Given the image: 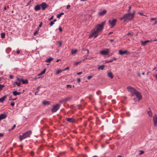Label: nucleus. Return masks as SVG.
<instances>
[{
  "label": "nucleus",
  "instance_id": "f257e3e1",
  "mask_svg": "<svg viewBox=\"0 0 157 157\" xmlns=\"http://www.w3.org/2000/svg\"><path fill=\"white\" fill-rule=\"evenodd\" d=\"M105 23V21H104L102 22L101 24H98L95 28L92 31L91 35L89 37H91L94 36V37H97L98 33L100 32L104 28V26Z\"/></svg>",
  "mask_w": 157,
  "mask_h": 157
},
{
  "label": "nucleus",
  "instance_id": "f03ea898",
  "mask_svg": "<svg viewBox=\"0 0 157 157\" xmlns=\"http://www.w3.org/2000/svg\"><path fill=\"white\" fill-rule=\"evenodd\" d=\"M128 91L131 94V96H135L137 99L134 98V100L136 101L137 100L139 101L142 99V96L140 93L133 87L130 86L127 87Z\"/></svg>",
  "mask_w": 157,
  "mask_h": 157
},
{
  "label": "nucleus",
  "instance_id": "7ed1b4c3",
  "mask_svg": "<svg viewBox=\"0 0 157 157\" xmlns=\"http://www.w3.org/2000/svg\"><path fill=\"white\" fill-rule=\"evenodd\" d=\"M135 14V12H134L133 14L129 12L125 14L122 17L120 18V19L122 20L124 19V22H128L129 21H131L133 18Z\"/></svg>",
  "mask_w": 157,
  "mask_h": 157
},
{
  "label": "nucleus",
  "instance_id": "20e7f679",
  "mask_svg": "<svg viewBox=\"0 0 157 157\" xmlns=\"http://www.w3.org/2000/svg\"><path fill=\"white\" fill-rule=\"evenodd\" d=\"M31 133L32 131H29L23 134L22 135H20L19 136L20 141H21L23 139L29 136Z\"/></svg>",
  "mask_w": 157,
  "mask_h": 157
},
{
  "label": "nucleus",
  "instance_id": "39448f33",
  "mask_svg": "<svg viewBox=\"0 0 157 157\" xmlns=\"http://www.w3.org/2000/svg\"><path fill=\"white\" fill-rule=\"evenodd\" d=\"M60 105L59 104L54 105L53 106V108L51 109V111L52 113L56 112L60 107Z\"/></svg>",
  "mask_w": 157,
  "mask_h": 157
},
{
  "label": "nucleus",
  "instance_id": "423d86ee",
  "mask_svg": "<svg viewBox=\"0 0 157 157\" xmlns=\"http://www.w3.org/2000/svg\"><path fill=\"white\" fill-rule=\"evenodd\" d=\"M109 52V49L107 48L101 51L100 52V53L102 55H107L108 54Z\"/></svg>",
  "mask_w": 157,
  "mask_h": 157
},
{
  "label": "nucleus",
  "instance_id": "0eeeda50",
  "mask_svg": "<svg viewBox=\"0 0 157 157\" xmlns=\"http://www.w3.org/2000/svg\"><path fill=\"white\" fill-rule=\"evenodd\" d=\"M117 22V20L115 19H113L112 20H110L109 21V24L112 25V28L115 25Z\"/></svg>",
  "mask_w": 157,
  "mask_h": 157
},
{
  "label": "nucleus",
  "instance_id": "6e6552de",
  "mask_svg": "<svg viewBox=\"0 0 157 157\" xmlns=\"http://www.w3.org/2000/svg\"><path fill=\"white\" fill-rule=\"evenodd\" d=\"M42 10H45L48 6V5L45 2H43L40 4Z\"/></svg>",
  "mask_w": 157,
  "mask_h": 157
},
{
  "label": "nucleus",
  "instance_id": "1a4fd4ad",
  "mask_svg": "<svg viewBox=\"0 0 157 157\" xmlns=\"http://www.w3.org/2000/svg\"><path fill=\"white\" fill-rule=\"evenodd\" d=\"M153 121L154 125L156 126L157 125V116L156 115H155L153 117Z\"/></svg>",
  "mask_w": 157,
  "mask_h": 157
},
{
  "label": "nucleus",
  "instance_id": "9d476101",
  "mask_svg": "<svg viewBox=\"0 0 157 157\" xmlns=\"http://www.w3.org/2000/svg\"><path fill=\"white\" fill-rule=\"evenodd\" d=\"M152 41V40H146L144 41H141V44L143 46H145L146 43L149 42H151Z\"/></svg>",
  "mask_w": 157,
  "mask_h": 157
},
{
  "label": "nucleus",
  "instance_id": "9b49d317",
  "mask_svg": "<svg viewBox=\"0 0 157 157\" xmlns=\"http://www.w3.org/2000/svg\"><path fill=\"white\" fill-rule=\"evenodd\" d=\"M66 119L67 121L71 123H73L75 121V120L72 118H67Z\"/></svg>",
  "mask_w": 157,
  "mask_h": 157
},
{
  "label": "nucleus",
  "instance_id": "f8f14e48",
  "mask_svg": "<svg viewBox=\"0 0 157 157\" xmlns=\"http://www.w3.org/2000/svg\"><path fill=\"white\" fill-rule=\"evenodd\" d=\"M128 52L127 50L122 51L121 50H119V54L120 55H123L124 54L127 53Z\"/></svg>",
  "mask_w": 157,
  "mask_h": 157
},
{
  "label": "nucleus",
  "instance_id": "ddd939ff",
  "mask_svg": "<svg viewBox=\"0 0 157 157\" xmlns=\"http://www.w3.org/2000/svg\"><path fill=\"white\" fill-rule=\"evenodd\" d=\"M40 4H38L35 6L34 7V10L35 11L39 10L40 9Z\"/></svg>",
  "mask_w": 157,
  "mask_h": 157
},
{
  "label": "nucleus",
  "instance_id": "4468645a",
  "mask_svg": "<svg viewBox=\"0 0 157 157\" xmlns=\"http://www.w3.org/2000/svg\"><path fill=\"white\" fill-rule=\"evenodd\" d=\"M51 103V102L49 101H42V103L44 105H48Z\"/></svg>",
  "mask_w": 157,
  "mask_h": 157
},
{
  "label": "nucleus",
  "instance_id": "2eb2a0df",
  "mask_svg": "<svg viewBox=\"0 0 157 157\" xmlns=\"http://www.w3.org/2000/svg\"><path fill=\"white\" fill-rule=\"evenodd\" d=\"M7 95H5L2 98H0V102H3L6 98Z\"/></svg>",
  "mask_w": 157,
  "mask_h": 157
},
{
  "label": "nucleus",
  "instance_id": "dca6fc26",
  "mask_svg": "<svg viewBox=\"0 0 157 157\" xmlns=\"http://www.w3.org/2000/svg\"><path fill=\"white\" fill-rule=\"evenodd\" d=\"M147 113L149 117H152V113L150 108H149V110L147 111Z\"/></svg>",
  "mask_w": 157,
  "mask_h": 157
},
{
  "label": "nucleus",
  "instance_id": "f3484780",
  "mask_svg": "<svg viewBox=\"0 0 157 157\" xmlns=\"http://www.w3.org/2000/svg\"><path fill=\"white\" fill-rule=\"evenodd\" d=\"M108 76L110 78H111L112 79L113 78V75L111 72H109L107 74Z\"/></svg>",
  "mask_w": 157,
  "mask_h": 157
},
{
  "label": "nucleus",
  "instance_id": "a211bd4d",
  "mask_svg": "<svg viewBox=\"0 0 157 157\" xmlns=\"http://www.w3.org/2000/svg\"><path fill=\"white\" fill-rule=\"evenodd\" d=\"M6 117V115L5 114H2L0 115V119L2 120L5 118Z\"/></svg>",
  "mask_w": 157,
  "mask_h": 157
},
{
  "label": "nucleus",
  "instance_id": "6ab92c4d",
  "mask_svg": "<svg viewBox=\"0 0 157 157\" xmlns=\"http://www.w3.org/2000/svg\"><path fill=\"white\" fill-rule=\"evenodd\" d=\"M106 11L105 10H104L101 12H100L99 13V14L101 16H102L104 15L106 13Z\"/></svg>",
  "mask_w": 157,
  "mask_h": 157
},
{
  "label": "nucleus",
  "instance_id": "aec40b11",
  "mask_svg": "<svg viewBox=\"0 0 157 157\" xmlns=\"http://www.w3.org/2000/svg\"><path fill=\"white\" fill-rule=\"evenodd\" d=\"M13 94L14 96H16L17 95H20L21 94V92H17V91H14L13 92Z\"/></svg>",
  "mask_w": 157,
  "mask_h": 157
},
{
  "label": "nucleus",
  "instance_id": "412c9836",
  "mask_svg": "<svg viewBox=\"0 0 157 157\" xmlns=\"http://www.w3.org/2000/svg\"><path fill=\"white\" fill-rule=\"evenodd\" d=\"M53 59H54L53 58L50 57L45 60V62L47 63H50Z\"/></svg>",
  "mask_w": 157,
  "mask_h": 157
},
{
  "label": "nucleus",
  "instance_id": "4be33fe9",
  "mask_svg": "<svg viewBox=\"0 0 157 157\" xmlns=\"http://www.w3.org/2000/svg\"><path fill=\"white\" fill-rule=\"evenodd\" d=\"M22 82L23 84H27L28 82V81L27 79L24 80L23 78L22 81Z\"/></svg>",
  "mask_w": 157,
  "mask_h": 157
},
{
  "label": "nucleus",
  "instance_id": "5701e85b",
  "mask_svg": "<svg viewBox=\"0 0 157 157\" xmlns=\"http://www.w3.org/2000/svg\"><path fill=\"white\" fill-rule=\"evenodd\" d=\"M77 49H75V50H72L71 51V53L72 54H75L77 53Z\"/></svg>",
  "mask_w": 157,
  "mask_h": 157
},
{
  "label": "nucleus",
  "instance_id": "b1692460",
  "mask_svg": "<svg viewBox=\"0 0 157 157\" xmlns=\"http://www.w3.org/2000/svg\"><path fill=\"white\" fill-rule=\"evenodd\" d=\"M105 65H102L98 67V70H103L104 67Z\"/></svg>",
  "mask_w": 157,
  "mask_h": 157
},
{
  "label": "nucleus",
  "instance_id": "393cba45",
  "mask_svg": "<svg viewBox=\"0 0 157 157\" xmlns=\"http://www.w3.org/2000/svg\"><path fill=\"white\" fill-rule=\"evenodd\" d=\"M46 70V69L45 68H44V70L43 71H42L40 74L38 75V76H39L40 75H43L44 74Z\"/></svg>",
  "mask_w": 157,
  "mask_h": 157
},
{
  "label": "nucleus",
  "instance_id": "a878e982",
  "mask_svg": "<svg viewBox=\"0 0 157 157\" xmlns=\"http://www.w3.org/2000/svg\"><path fill=\"white\" fill-rule=\"evenodd\" d=\"M64 14V13H61L59 14H58L57 16V17L58 18H59L61 16Z\"/></svg>",
  "mask_w": 157,
  "mask_h": 157
},
{
  "label": "nucleus",
  "instance_id": "bb28decb",
  "mask_svg": "<svg viewBox=\"0 0 157 157\" xmlns=\"http://www.w3.org/2000/svg\"><path fill=\"white\" fill-rule=\"evenodd\" d=\"M63 71V70L59 69L57 71L56 74H58Z\"/></svg>",
  "mask_w": 157,
  "mask_h": 157
},
{
  "label": "nucleus",
  "instance_id": "cd10ccee",
  "mask_svg": "<svg viewBox=\"0 0 157 157\" xmlns=\"http://www.w3.org/2000/svg\"><path fill=\"white\" fill-rule=\"evenodd\" d=\"M22 52L20 50H17V51L16 53H17V55H18V54H22Z\"/></svg>",
  "mask_w": 157,
  "mask_h": 157
},
{
  "label": "nucleus",
  "instance_id": "c85d7f7f",
  "mask_svg": "<svg viewBox=\"0 0 157 157\" xmlns=\"http://www.w3.org/2000/svg\"><path fill=\"white\" fill-rule=\"evenodd\" d=\"M1 36L2 38H4L5 37V34L4 33H1Z\"/></svg>",
  "mask_w": 157,
  "mask_h": 157
},
{
  "label": "nucleus",
  "instance_id": "c756f323",
  "mask_svg": "<svg viewBox=\"0 0 157 157\" xmlns=\"http://www.w3.org/2000/svg\"><path fill=\"white\" fill-rule=\"evenodd\" d=\"M15 84H16L17 85V86H20L21 85V83L20 82H15Z\"/></svg>",
  "mask_w": 157,
  "mask_h": 157
},
{
  "label": "nucleus",
  "instance_id": "7c9ffc66",
  "mask_svg": "<svg viewBox=\"0 0 157 157\" xmlns=\"http://www.w3.org/2000/svg\"><path fill=\"white\" fill-rule=\"evenodd\" d=\"M139 152H140L139 154V155H141L142 154H143L144 153V151H142V150L139 151Z\"/></svg>",
  "mask_w": 157,
  "mask_h": 157
},
{
  "label": "nucleus",
  "instance_id": "2f4dec72",
  "mask_svg": "<svg viewBox=\"0 0 157 157\" xmlns=\"http://www.w3.org/2000/svg\"><path fill=\"white\" fill-rule=\"evenodd\" d=\"M5 86L4 85L0 84V91L2 89V88Z\"/></svg>",
  "mask_w": 157,
  "mask_h": 157
},
{
  "label": "nucleus",
  "instance_id": "473e14b6",
  "mask_svg": "<svg viewBox=\"0 0 157 157\" xmlns=\"http://www.w3.org/2000/svg\"><path fill=\"white\" fill-rule=\"evenodd\" d=\"M23 78H17V80H18L19 82H22V79Z\"/></svg>",
  "mask_w": 157,
  "mask_h": 157
},
{
  "label": "nucleus",
  "instance_id": "72a5a7b5",
  "mask_svg": "<svg viewBox=\"0 0 157 157\" xmlns=\"http://www.w3.org/2000/svg\"><path fill=\"white\" fill-rule=\"evenodd\" d=\"M16 127V125L15 124H14L12 127L11 128L9 129V131H11V130H13L14 128H15Z\"/></svg>",
  "mask_w": 157,
  "mask_h": 157
},
{
  "label": "nucleus",
  "instance_id": "f704fd0d",
  "mask_svg": "<svg viewBox=\"0 0 157 157\" xmlns=\"http://www.w3.org/2000/svg\"><path fill=\"white\" fill-rule=\"evenodd\" d=\"M134 34L133 33H128L127 34V35H131V36H132Z\"/></svg>",
  "mask_w": 157,
  "mask_h": 157
},
{
  "label": "nucleus",
  "instance_id": "c9c22d12",
  "mask_svg": "<svg viewBox=\"0 0 157 157\" xmlns=\"http://www.w3.org/2000/svg\"><path fill=\"white\" fill-rule=\"evenodd\" d=\"M82 50L84 51H86L87 52V54H88L89 53V50L87 49H85L83 48V49H82Z\"/></svg>",
  "mask_w": 157,
  "mask_h": 157
},
{
  "label": "nucleus",
  "instance_id": "e433bc0d",
  "mask_svg": "<svg viewBox=\"0 0 157 157\" xmlns=\"http://www.w3.org/2000/svg\"><path fill=\"white\" fill-rule=\"evenodd\" d=\"M81 62H82V60H80V61H79L78 62H76V63H75V64L76 65V66H77V65H78L79 63H80Z\"/></svg>",
  "mask_w": 157,
  "mask_h": 157
},
{
  "label": "nucleus",
  "instance_id": "4c0bfd02",
  "mask_svg": "<svg viewBox=\"0 0 157 157\" xmlns=\"http://www.w3.org/2000/svg\"><path fill=\"white\" fill-rule=\"evenodd\" d=\"M72 87V86L71 85H66V87L67 88H71Z\"/></svg>",
  "mask_w": 157,
  "mask_h": 157
},
{
  "label": "nucleus",
  "instance_id": "58836bf2",
  "mask_svg": "<svg viewBox=\"0 0 157 157\" xmlns=\"http://www.w3.org/2000/svg\"><path fill=\"white\" fill-rule=\"evenodd\" d=\"M54 24V23L53 21H52L50 23V26H52Z\"/></svg>",
  "mask_w": 157,
  "mask_h": 157
},
{
  "label": "nucleus",
  "instance_id": "ea45409f",
  "mask_svg": "<svg viewBox=\"0 0 157 157\" xmlns=\"http://www.w3.org/2000/svg\"><path fill=\"white\" fill-rule=\"evenodd\" d=\"M92 77H93L92 75H90V76H88L87 78L88 80H90V79H91L92 78Z\"/></svg>",
  "mask_w": 157,
  "mask_h": 157
},
{
  "label": "nucleus",
  "instance_id": "a19ab883",
  "mask_svg": "<svg viewBox=\"0 0 157 157\" xmlns=\"http://www.w3.org/2000/svg\"><path fill=\"white\" fill-rule=\"evenodd\" d=\"M14 104H15V103H14V102L13 101H12V102H11V104H10V105L13 106H14Z\"/></svg>",
  "mask_w": 157,
  "mask_h": 157
},
{
  "label": "nucleus",
  "instance_id": "79ce46f5",
  "mask_svg": "<svg viewBox=\"0 0 157 157\" xmlns=\"http://www.w3.org/2000/svg\"><path fill=\"white\" fill-rule=\"evenodd\" d=\"M113 61V60H112V59H111L110 60H106V63H110V62H112V61Z\"/></svg>",
  "mask_w": 157,
  "mask_h": 157
},
{
  "label": "nucleus",
  "instance_id": "37998d69",
  "mask_svg": "<svg viewBox=\"0 0 157 157\" xmlns=\"http://www.w3.org/2000/svg\"><path fill=\"white\" fill-rule=\"evenodd\" d=\"M96 94L98 95H100L101 94V91L100 90H98Z\"/></svg>",
  "mask_w": 157,
  "mask_h": 157
},
{
  "label": "nucleus",
  "instance_id": "c03bdc74",
  "mask_svg": "<svg viewBox=\"0 0 157 157\" xmlns=\"http://www.w3.org/2000/svg\"><path fill=\"white\" fill-rule=\"evenodd\" d=\"M71 99V98H66V99H65V100L66 101H69Z\"/></svg>",
  "mask_w": 157,
  "mask_h": 157
},
{
  "label": "nucleus",
  "instance_id": "a18cd8bd",
  "mask_svg": "<svg viewBox=\"0 0 157 157\" xmlns=\"http://www.w3.org/2000/svg\"><path fill=\"white\" fill-rule=\"evenodd\" d=\"M69 69V67H67L66 68L64 69L63 70V71H65L68 70Z\"/></svg>",
  "mask_w": 157,
  "mask_h": 157
},
{
  "label": "nucleus",
  "instance_id": "49530a36",
  "mask_svg": "<svg viewBox=\"0 0 157 157\" xmlns=\"http://www.w3.org/2000/svg\"><path fill=\"white\" fill-rule=\"evenodd\" d=\"M138 13L139 14H140L141 15H143V16H146V15H144L142 13H140V12H138Z\"/></svg>",
  "mask_w": 157,
  "mask_h": 157
},
{
  "label": "nucleus",
  "instance_id": "de8ad7c7",
  "mask_svg": "<svg viewBox=\"0 0 157 157\" xmlns=\"http://www.w3.org/2000/svg\"><path fill=\"white\" fill-rule=\"evenodd\" d=\"M42 22H41V23H40L38 27H39V28L41 27H42Z\"/></svg>",
  "mask_w": 157,
  "mask_h": 157
},
{
  "label": "nucleus",
  "instance_id": "09e8293b",
  "mask_svg": "<svg viewBox=\"0 0 157 157\" xmlns=\"http://www.w3.org/2000/svg\"><path fill=\"white\" fill-rule=\"evenodd\" d=\"M85 57V58H84V59H82V62H84L85 60L87 59V56H84Z\"/></svg>",
  "mask_w": 157,
  "mask_h": 157
},
{
  "label": "nucleus",
  "instance_id": "8fccbe9b",
  "mask_svg": "<svg viewBox=\"0 0 157 157\" xmlns=\"http://www.w3.org/2000/svg\"><path fill=\"white\" fill-rule=\"evenodd\" d=\"M53 16H52L50 18L48 19V20L50 21L53 19Z\"/></svg>",
  "mask_w": 157,
  "mask_h": 157
},
{
  "label": "nucleus",
  "instance_id": "3c124183",
  "mask_svg": "<svg viewBox=\"0 0 157 157\" xmlns=\"http://www.w3.org/2000/svg\"><path fill=\"white\" fill-rule=\"evenodd\" d=\"M59 30L60 32H62V29L60 27H59Z\"/></svg>",
  "mask_w": 157,
  "mask_h": 157
},
{
  "label": "nucleus",
  "instance_id": "603ef678",
  "mask_svg": "<svg viewBox=\"0 0 157 157\" xmlns=\"http://www.w3.org/2000/svg\"><path fill=\"white\" fill-rule=\"evenodd\" d=\"M39 92H38V90L35 93V95H37L38 94Z\"/></svg>",
  "mask_w": 157,
  "mask_h": 157
},
{
  "label": "nucleus",
  "instance_id": "864d4df0",
  "mask_svg": "<svg viewBox=\"0 0 157 157\" xmlns=\"http://www.w3.org/2000/svg\"><path fill=\"white\" fill-rule=\"evenodd\" d=\"M38 33V31H36L35 32H34V35H35V36L36 35V34Z\"/></svg>",
  "mask_w": 157,
  "mask_h": 157
},
{
  "label": "nucleus",
  "instance_id": "5fc2aeb1",
  "mask_svg": "<svg viewBox=\"0 0 157 157\" xmlns=\"http://www.w3.org/2000/svg\"><path fill=\"white\" fill-rule=\"evenodd\" d=\"M77 80L78 82H79L81 81V79L80 78H78L77 79Z\"/></svg>",
  "mask_w": 157,
  "mask_h": 157
},
{
  "label": "nucleus",
  "instance_id": "6e6d98bb",
  "mask_svg": "<svg viewBox=\"0 0 157 157\" xmlns=\"http://www.w3.org/2000/svg\"><path fill=\"white\" fill-rule=\"evenodd\" d=\"M156 19V18H151V21H153L154 20H155Z\"/></svg>",
  "mask_w": 157,
  "mask_h": 157
},
{
  "label": "nucleus",
  "instance_id": "4d7b16f0",
  "mask_svg": "<svg viewBox=\"0 0 157 157\" xmlns=\"http://www.w3.org/2000/svg\"><path fill=\"white\" fill-rule=\"evenodd\" d=\"M71 7V6L69 5H68L67 6V9H69L70 8V7Z\"/></svg>",
  "mask_w": 157,
  "mask_h": 157
},
{
  "label": "nucleus",
  "instance_id": "13d9d810",
  "mask_svg": "<svg viewBox=\"0 0 157 157\" xmlns=\"http://www.w3.org/2000/svg\"><path fill=\"white\" fill-rule=\"evenodd\" d=\"M82 74V72H78L77 73V74L79 75H81Z\"/></svg>",
  "mask_w": 157,
  "mask_h": 157
},
{
  "label": "nucleus",
  "instance_id": "bf43d9fd",
  "mask_svg": "<svg viewBox=\"0 0 157 157\" xmlns=\"http://www.w3.org/2000/svg\"><path fill=\"white\" fill-rule=\"evenodd\" d=\"M58 43L59 44V46H61V45H62V43H61V42L59 41V42H58Z\"/></svg>",
  "mask_w": 157,
  "mask_h": 157
},
{
  "label": "nucleus",
  "instance_id": "052dcab7",
  "mask_svg": "<svg viewBox=\"0 0 157 157\" xmlns=\"http://www.w3.org/2000/svg\"><path fill=\"white\" fill-rule=\"evenodd\" d=\"M4 135L3 133H0V137L3 136Z\"/></svg>",
  "mask_w": 157,
  "mask_h": 157
},
{
  "label": "nucleus",
  "instance_id": "680f3d73",
  "mask_svg": "<svg viewBox=\"0 0 157 157\" xmlns=\"http://www.w3.org/2000/svg\"><path fill=\"white\" fill-rule=\"evenodd\" d=\"M131 9V6H129V9H128V12L130 11Z\"/></svg>",
  "mask_w": 157,
  "mask_h": 157
},
{
  "label": "nucleus",
  "instance_id": "e2e57ef3",
  "mask_svg": "<svg viewBox=\"0 0 157 157\" xmlns=\"http://www.w3.org/2000/svg\"><path fill=\"white\" fill-rule=\"evenodd\" d=\"M10 79H12L13 78V76L12 75H11L10 76Z\"/></svg>",
  "mask_w": 157,
  "mask_h": 157
},
{
  "label": "nucleus",
  "instance_id": "0e129e2a",
  "mask_svg": "<svg viewBox=\"0 0 157 157\" xmlns=\"http://www.w3.org/2000/svg\"><path fill=\"white\" fill-rule=\"evenodd\" d=\"M137 75H138V76L139 77H140V74L139 72L138 73Z\"/></svg>",
  "mask_w": 157,
  "mask_h": 157
},
{
  "label": "nucleus",
  "instance_id": "69168bd1",
  "mask_svg": "<svg viewBox=\"0 0 157 157\" xmlns=\"http://www.w3.org/2000/svg\"><path fill=\"white\" fill-rule=\"evenodd\" d=\"M31 1H29L28 3H27V5H29L30 3H31Z\"/></svg>",
  "mask_w": 157,
  "mask_h": 157
},
{
  "label": "nucleus",
  "instance_id": "338daca9",
  "mask_svg": "<svg viewBox=\"0 0 157 157\" xmlns=\"http://www.w3.org/2000/svg\"><path fill=\"white\" fill-rule=\"evenodd\" d=\"M117 59L116 58H113L112 60H113V61L116 60Z\"/></svg>",
  "mask_w": 157,
  "mask_h": 157
},
{
  "label": "nucleus",
  "instance_id": "774afa93",
  "mask_svg": "<svg viewBox=\"0 0 157 157\" xmlns=\"http://www.w3.org/2000/svg\"><path fill=\"white\" fill-rule=\"evenodd\" d=\"M13 99L11 97L10 98L9 100L10 101H12L13 100Z\"/></svg>",
  "mask_w": 157,
  "mask_h": 157
}]
</instances>
